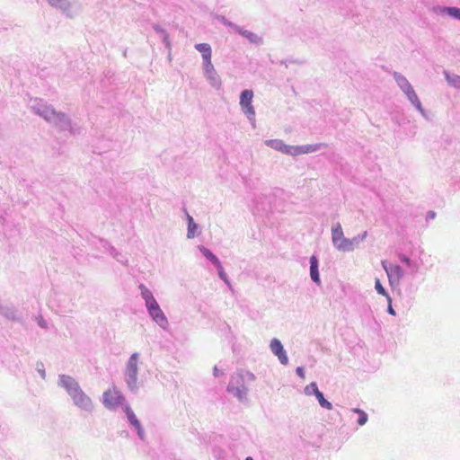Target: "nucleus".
<instances>
[{"label":"nucleus","instance_id":"f257e3e1","mask_svg":"<svg viewBox=\"0 0 460 460\" xmlns=\"http://www.w3.org/2000/svg\"><path fill=\"white\" fill-rule=\"evenodd\" d=\"M266 146L279 150L283 154L290 155H299L308 154L318 150L322 144L305 145V146H288L280 139H270L265 141Z\"/></svg>","mask_w":460,"mask_h":460},{"label":"nucleus","instance_id":"f03ea898","mask_svg":"<svg viewBox=\"0 0 460 460\" xmlns=\"http://www.w3.org/2000/svg\"><path fill=\"white\" fill-rule=\"evenodd\" d=\"M332 243L340 251H350L353 249V242L343 236L341 226L338 225L332 229Z\"/></svg>","mask_w":460,"mask_h":460},{"label":"nucleus","instance_id":"7ed1b4c3","mask_svg":"<svg viewBox=\"0 0 460 460\" xmlns=\"http://www.w3.org/2000/svg\"><path fill=\"white\" fill-rule=\"evenodd\" d=\"M123 401L121 393L116 387H111L103 393V404L108 409H114Z\"/></svg>","mask_w":460,"mask_h":460},{"label":"nucleus","instance_id":"20e7f679","mask_svg":"<svg viewBox=\"0 0 460 460\" xmlns=\"http://www.w3.org/2000/svg\"><path fill=\"white\" fill-rule=\"evenodd\" d=\"M252 98L253 93L251 90L243 91L240 96V105L242 110L250 119H252L255 116V111L252 104Z\"/></svg>","mask_w":460,"mask_h":460},{"label":"nucleus","instance_id":"39448f33","mask_svg":"<svg viewBox=\"0 0 460 460\" xmlns=\"http://www.w3.org/2000/svg\"><path fill=\"white\" fill-rule=\"evenodd\" d=\"M75 405L84 411H91L93 408L92 400L86 395L81 388L75 390L74 394L70 395Z\"/></svg>","mask_w":460,"mask_h":460},{"label":"nucleus","instance_id":"423d86ee","mask_svg":"<svg viewBox=\"0 0 460 460\" xmlns=\"http://www.w3.org/2000/svg\"><path fill=\"white\" fill-rule=\"evenodd\" d=\"M150 315L153 319L162 327H165L167 324V319L162 312L159 305L155 300L146 305Z\"/></svg>","mask_w":460,"mask_h":460},{"label":"nucleus","instance_id":"0eeeda50","mask_svg":"<svg viewBox=\"0 0 460 460\" xmlns=\"http://www.w3.org/2000/svg\"><path fill=\"white\" fill-rule=\"evenodd\" d=\"M137 362H138V354L134 353L129 358V360L128 362L126 373L128 377V384L129 385H135L137 381Z\"/></svg>","mask_w":460,"mask_h":460},{"label":"nucleus","instance_id":"6e6552de","mask_svg":"<svg viewBox=\"0 0 460 460\" xmlns=\"http://www.w3.org/2000/svg\"><path fill=\"white\" fill-rule=\"evenodd\" d=\"M382 265L388 276L390 283H398L402 275V268L399 265H387L385 261H382Z\"/></svg>","mask_w":460,"mask_h":460},{"label":"nucleus","instance_id":"1a4fd4ad","mask_svg":"<svg viewBox=\"0 0 460 460\" xmlns=\"http://www.w3.org/2000/svg\"><path fill=\"white\" fill-rule=\"evenodd\" d=\"M270 349L275 354L281 364L287 365L288 362V356L286 354V351L284 350V348L281 344V342L278 339H273L270 342Z\"/></svg>","mask_w":460,"mask_h":460},{"label":"nucleus","instance_id":"9d476101","mask_svg":"<svg viewBox=\"0 0 460 460\" xmlns=\"http://www.w3.org/2000/svg\"><path fill=\"white\" fill-rule=\"evenodd\" d=\"M60 383L62 386L66 389L67 393L70 395L74 394L75 390H78L80 388L78 384L75 381V379L68 376H62L60 378Z\"/></svg>","mask_w":460,"mask_h":460},{"label":"nucleus","instance_id":"9b49d317","mask_svg":"<svg viewBox=\"0 0 460 460\" xmlns=\"http://www.w3.org/2000/svg\"><path fill=\"white\" fill-rule=\"evenodd\" d=\"M310 387H314V395L316 396L318 402H319V404L323 407V408H325L327 410H332V405L330 402H328L324 397H323V394L322 392H320L318 390V387L316 385L315 383H312L310 385Z\"/></svg>","mask_w":460,"mask_h":460},{"label":"nucleus","instance_id":"f8f14e48","mask_svg":"<svg viewBox=\"0 0 460 460\" xmlns=\"http://www.w3.org/2000/svg\"><path fill=\"white\" fill-rule=\"evenodd\" d=\"M310 275L313 281L315 283H320V277L318 271V261L315 256H312L310 258Z\"/></svg>","mask_w":460,"mask_h":460},{"label":"nucleus","instance_id":"ddd939ff","mask_svg":"<svg viewBox=\"0 0 460 460\" xmlns=\"http://www.w3.org/2000/svg\"><path fill=\"white\" fill-rule=\"evenodd\" d=\"M125 413L128 417V420L139 432L141 431V425L138 420L137 419L134 411L129 406H125Z\"/></svg>","mask_w":460,"mask_h":460},{"label":"nucleus","instance_id":"4468645a","mask_svg":"<svg viewBox=\"0 0 460 460\" xmlns=\"http://www.w3.org/2000/svg\"><path fill=\"white\" fill-rule=\"evenodd\" d=\"M195 48L198 51H199L201 53L204 61L206 59H211L212 51H211V48L208 44L199 43L195 46Z\"/></svg>","mask_w":460,"mask_h":460},{"label":"nucleus","instance_id":"2eb2a0df","mask_svg":"<svg viewBox=\"0 0 460 460\" xmlns=\"http://www.w3.org/2000/svg\"><path fill=\"white\" fill-rule=\"evenodd\" d=\"M200 252L207 259H208L217 267V270H222L221 262L217 258V256L214 255L208 249L201 247Z\"/></svg>","mask_w":460,"mask_h":460},{"label":"nucleus","instance_id":"dca6fc26","mask_svg":"<svg viewBox=\"0 0 460 460\" xmlns=\"http://www.w3.org/2000/svg\"><path fill=\"white\" fill-rule=\"evenodd\" d=\"M139 288L141 290L142 297L146 301V305L155 300V297L153 296L152 292L146 287H145L144 285H140Z\"/></svg>","mask_w":460,"mask_h":460},{"label":"nucleus","instance_id":"f3484780","mask_svg":"<svg viewBox=\"0 0 460 460\" xmlns=\"http://www.w3.org/2000/svg\"><path fill=\"white\" fill-rule=\"evenodd\" d=\"M188 237L193 238L195 236V232L197 230V225L194 223L192 217H190V215H188Z\"/></svg>","mask_w":460,"mask_h":460},{"label":"nucleus","instance_id":"a211bd4d","mask_svg":"<svg viewBox=\"0 0 460 460\" xmlns=\"http://www.w3.org/2000/svg\"><path fill=\"white\" fill-rule=\"evenodd\" d=\"M375 288L377 291L378 294L385 296L387 297L388 301L391 302V297L388 296L386 291L385 290L384 287L382 286L380 280L378 279H376L375 282Z\"/></svg>","mask_w":460,"mask_h":460},{"label":"nucleus","instance_id":"6ab92c4d","mask_svg":"<svg viewBox=\"0 0 460 460\" xmlns=\"http://www.w3.org/2000/svg\"><path fill=\"white\" fill-rule=\"evenodd\" d=\"M354 411L358 414V425L363 426L364 424H366V422L367 421V413L359 409H355Z\"/></svg>","mask_w":460,"mask_h":460},{"label":"nucleus","instance_id":"aec40b11","mask_svg":"<svg viewBox=\"0 0 460 460\" xmlns=\"http://www.w3.org/2000/svg\"><path fill=\"white\" fill-rule=\"evenodd\" d=\"M445 11L452 17L460 20V8L458 7H447Z\"/></svg>","mask_w":460,"mask_h":460},{"label":"nucleus","instance_id":"412c9836","mask_svg":"<svg viewBox=\"0 0 460 460\" xmlns=\"http://www.w3.org/2000/svg\"><path fill=\"white\" fill-rule=\"evenodd\" d=\"M204 68L207 74H212L214 72V67L211 59H206L204 61Z\"/></svg>","mask_w":460,"mask_h":460},{"label":"nucleus","instance_id":"4be33fe9","mask_svg":"<svg viewBox=\"0 0 460 460\" xmlns=\"http://www.w3.org/2000/svg\"><path fill=\"white\" fill-rule=\"evenodd\" d=\"M66 0H49V4L55 7H63Z\"/></svg>","mask_w":460,"mask_h":460},{"label":"nucleus","instance_id":"5701e85b","mask_svg":"<svg viewBox=\"0 0 460 460\" xmlns=\"http://www.w3.org/2000/svg\"><path fill=\"white\" fill-rule=\"evenodd\" d=\"M296 373L299 376H301L302 378H305V372H304V369L303 367H297L296 368Z\"/></svg>","mask_w":460,"mask_h":460},{"label":"nucleus","instance_id":"b1692460","mask_svg":"<svg viewBox=\"0 0 460 460\" xmlns=\"http://www.w3.org/2000/svg\"><path fill=\"white\" fill-rule=\"evenodd\" d=\"M388 313L392 315H394L395 314V312L394 310L393 309L392 305H391V302H389V306H388Z\"/></svg>","mask_w":460,"mask_h":460},{"label":"nucleus","instance_id":"393cba45","mask_svg":"<svg viewBox=\"0 0 460 460\" xmlns=\"http://www.w3.org/2000/svg\"><path fill=\"white\" fill-rule=\"evenodd\" d=\"M218 270V274L220 276L221 279H224L225 278V273L223 271V269L222 270Z\"/></svg>","mask_w":460,"mask_h":460},{"label":"nucleus","instance_id":"a878e982","mask_svg":"<svg viewBox=\"0 0 460 460\" xmlns=\"http://www.w3.org/2000/svg\"><path fill=\"white\" fill-rule=\"evenodd\" d=\"M248 376L251 378V379H254V376L251 373H247Z\"/></svg>","mask_w":460,"mask_h":460},{"label":"nucleus","instance_id":"bb28decb","mask_svg":"<svg viewBox=\"0 0 460 460\" xmlns=\"http://www.w3.org/2000/svg\"><path fill=\"white\" fill-rule=\"evenodd\" d=\"M429 217H430L431 218H434V217H435V213H434V212H430V213H429Z\"/></svg>","mask_w":460,"mask_h":460},{"label":"nucleus","instance_id":"cd10ccee","mask_svg":"<svg viewBox=\"0 0 460 460\" xmlns=\"http://www.w3.org/2000/svg\"><path fill=\"white\" fill-rule=\"evenodd\" d=\"M243 34L246 37H249L251 35V33H248L247 31L243 32Z\"/></svg>","mask_w":460,"mask_h":460},{"label":"nucleus","instance_id":"c85d7f7f","mask_svg":"<svg viewBox=\"0 0 460 460\" xmlns=\"http://www.w3.org/2000/svg\"><path fill=\"white\" fill-rule=\"evenodd\" d=\"M45 118H46L48 120H50V119H51V117H50V116H47V115H45Z\"/></svg>","mask_w":460,"mask_h":460},{"label":"nucleus","instance_id":"c756f323","mask_svg":"<svg viewBox=\"0 0 460 460\" xmlns=\"http://www.w3.org/2000/svg\"><path fill=\"white\" fill-rule=\"evenodd\" d=\"M402 261L405 262H409V260L407 258H402Z\"/></svg>","mask_w":460,"mask_h":460},{"label":"nucleus","instance_id":"7c9ffc66","mask_svg":"<svg viewBox=\"0 0 460 460\" xmlns=\"http://www.w3.org/2000/svg\"><path fill=\"white\" fill-rule=\"evenodd\" d=\"M215 376H218V371L217 368H215Z\"/></svg>","mask_w":460,"mask_h":460},{"label":"nucleus","instance_id":"2f4dec72","mask_svg":"<svg viewBox=\"0 0 460 460\" xmlns=\"http://www.w3.org/2000/svg\"><path fill=\"white\" fill-rule=\"evenodd\" d=\"M233 389H234V387H232L231 385L228 386L229 391H232Z\"/></svg>","mask_w":460,"mask_h":460},{"label":"nucleus","instance_id":"473e14b6","mask_svg":"<svg viewBox=\"0 0 460 460\" xmlns=\"http://www.w3.org/2000/svg\"><path fill=\"white\" fill-rule=\"evenodd\" d=\"M50 113H51L52 116L56 115L55 111H51Z\"/></svg>","mask_w":460,"mask_h":460},{"label":"nucleus","instance_id":"72a5a7b5","mask_svg":"<svg viewBox=\"0 0 460 460\" xmlns=\"http://www.w3.org/2000/svg\"><path fill=\"white\" fill-rule=\"evenodd\" d=\"M245 460H253L251 456L246 457Z\"/></svg>","mask_w":460,"mask_h":460}]
</instances>
